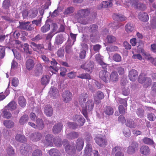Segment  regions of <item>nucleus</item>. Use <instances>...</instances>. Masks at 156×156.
I'll use <instances>...</instances> for the list:
<instances>
[{
  "label": "nucleus",
  "mask_w": 156,
  "mask_h": 156,
  "mask_svg": "<svg viewBox=\"0 0 156 156\" xmlns=\"http://www.w3.org/2000/svg\"><path fill=\"white\" fill-rule=\"evenodd\" d=\"M30 44V46L34 51L37 52L39 54L43 53L44 46L43 44H37L34 42H31Z\"/></svg>",
  "instance_id": "nucleus-7"
},
{
  "label": "nucleus",
  "mask_w": 156,
  "mask_h": 156,
  "mask_svg": "<svg viewBox=\"0 0 156 156\" xmlns=\"http://www.w3.org/2000/svg\"><path fill=\"white\" fill-rule=\"evenodd\" d=\"M32 156H42V152L41 151L37 149L34 151L32 153Z\"/></svg>",
  "instance_id": "nucleus-55"
},
{
  "label": "nucleus",
  "mask_w": 156,
  "mask_h": 156,
  "mask_svg": "<svg viewBox=\"0 0 156 156\" xmlns=\"http://www.w3.org/2000/svg\"><path fill=\"white\" fill-rule=\"evenodd\" d=\"M37 128L39 129H42L44 127V125L43 120L41 119H37L36 121Z\"/></svg>",
  "instance_id": "nucleus-40"
},
{
  "label": "nucleus",
  "mask_w": 156,
  "mask_h": 156,
  "mask_svg": "<svg viewBox=\"0 0 156 156\" xmlns=\"http://www.w3.org/2000/svg\"><path fill=\"white\" fill-rule=\"evenodd\" d=\"M74 11V9L72 7H69L66 9L64 12L65 14H68L73 13Z\"/></svg>",
  "instance_id": "nucleus-60"
},
{
  "label": "nucleus",
  "mask_w": 156,
  "mask_h": 156,
  "mask_svg": "<svg viewBox=\"0 0 156 156\" xmlns=\"http://www.w3.org/2000/svg\"><path fill=\"white\" fill-rule=\"evenodd\" d=\"M34 61L31 59H28L26 63V67L28 70H31L34 67Z\"/></svg>",
  "instance_id": "nucleus-30"
},
{
  "label": "nucleus",
  "mask_w": 156,
  "mask_h": 156,
  "mask_svg": "<svg viewBox=\"0 0 156 156\" xmlns=\"http://www.w3.org/2000/svg\"><path fill=\"white\" fill-rule=\"evenodd\" d=\"M41 137L42 135L40 133L35 132L31 135L30 138L32 141H37L41 139Z\"/></svg>",
  "instance_id": "nucleus-20"
},
{
  "label": "nucleus",
  "mask_w": 156,
  "mask_h": 156,
  "mask_svg": "<svg viewBox=\"0 0 156 156\" xmlns=\"http://www.w3.org/2000/svg\"><path fill=\"white\" fill-rule=\"evenodd\" d=\"M50 29V25L46 23L41 28V31L43 33H45L48 31Z\"/></svg>",
  "instance_id": "nucleus-45"
},
{
  "label": "nucleus",
  "mask_w": 156,
  "mask_h": 156,
  "mask_svg": "<svg viewBox=\"0 0 156 156\" xmlns=\"http://www.w3.org/2000/svg\"><path fill=\"white\" fill-rule=\"evenodd\" d=\"M84 143V141L83 139L80 138L77 139L75 146L74 144L70 145L68 144H67L65 146L64 145L65 147L66 151L67 153H70L73 152L75 153L76 150L80 151L82 149Z\"/></svg>",
  "instance_id": "nucleus-1"
},
{
  "label": "nucleus",
  "mask_w": 156,
  "mask_h": 156,
  "mask_svg": "<svg viewBox=\"0 0 156 156\" xmlns=\"http://www.w3.org/2000/svg\"><path fill=\"white\" fill-rule=\"evenodd\" d=\"M105 113L108 115H112L113 113V110L112 108L110 106L105 107L104 109Z\"/></svg>",
  "instance_id": "nucleus-41"
},
{
  "label": "nucleus",
  "mask_w": 156,
  "mask_h": 156,
  "mask_svg": "<svg viewBox=\"0 0 156 156\" xmlns=\"http://www.w3.org/2000/svg\"><path fill=\"white\" fill-rule=\"evenodd\" d=\"M112 153L115 154V156H124V154L121 151V149L119 147H115L112 150Z\"/></svg>",
  "instance_id": "nucleus-25"
},
{
  "label": "nucleus",
  "mask_w": 156,
  "mask_h": 156,
  "mask_svg": "<svg viewBox=\"0 0 156 156\" xmlns=\"http://www.w3.org/2000/svg\"><path fill=\"white\" fill-rule=\"evenodd\" d=\"M138 80L139 83H143V86L145 87H147L150 86L152 82L151 78L146 76L144 73H141L139 75Z\"/></svg>",
  "instance_id": "nucleus-5"
},
{
  "label": "nucleus",
  "mask_w": 156,
  "mask_h": 156,
  "mask_svg": "<svg viewBox=\"0 0 156 156\" xmlns=\"http://www.w3.org/2000/svg\"><path fill=\"white\" fill-rule=\"evenodd\" d=\"M15 139L17 141L23 143L26 141L25 137L23 135L17 134L15 136Z\"/></svg>",
  "instance_id": "nucleus-37"
},
{
  "label": "nucleus",
  "mask_w": 156,
  "mask_h": 156,
  "mask_svg": "<svg viewBox=\"0 0 156 156\" xmlns=\"http://www.w3.org/2000/svg\"><path fill=\"white\" fill-rule=\"evenodd\" d=\"M97 28L98 27L96 25H92L90 26L89 30L91 39H96L98 37V34L97 30Z\"/></svg>",
  "instance_id": "nucleus-10"
},
{
  "label": "nucleus",
  "mask_w": 156,
  "mask_h": 156,
  "mask_svg": "<svg viewBox=\"0 0 156 156\" xmlns=\"http://www.w3.org/2000/svg\"><path fill=\"white\" fill-rule=\"evenodd\" d=\"M143 141L144 144L148 145H152L154 143L152 140L147 137H145L144 138Z\"/></svg>",
  "instance_id": "nucleus-46"
},
{
  "label": "nucleus",
  "mask_w": 156,
  "mask_h": 156,
  "mask_svg": "<svg viewBox=\"0 0 156 156\" xmlns=\"http://www.w3.org/2000/svg\"><path fill=\"white\" fill-rule=\"evenodd\" d=\"M104 98V95L103 92L99 91L96 93L94 96V99L96 104H98L101 102V100Z\"/></svg>",
  "instance_id": "nucleus-16"
},
{
  "label": "nucleus",
  "mask_w": 156,
  "mask_h": 156,
  "mask_svg": "<svg viewBox=\"0 0 156 156\" xmlns=\"http://www.w3.org/2000/svg\"><path fill=\"white\" fill-rule=\"evenodd\" d=\"M106 40L109 43H113L116 41V38L113 36H109L106 38Z\"/></svg>",
  "instance_id": "nucleus-51"
},
{
  "label": "nucleus",
  "mask_w": 156,
  "mask_h": 156,
  "mask_svg": "<svg viewBox=\"0 0 156 156\" xmlns=\"http://www.w3.org/2000/svg\"><path fill=\"white\" fill-rule=\"evenodd\" d=\"M92 151V149L91 145L87 144L86 147L84 150L85 155H90Z\"/></svg>",
  "instance_id": "nucleus-39"
},
{
  "label": "nucleus",
  "mask_w": 156,
  "mask_h": 156,
  "mask_svg": "<svg viewBox=\"0 0 156 156\" xmlns=\"http://www.w3.org/2000/svg\"><path fill=\"white\" fill-rule=\"evenodd\" d=\"M65 40V39L62 34H58L56 37L55 43L59 45L62 43Z\"/></svg>",
  "instance_id": "nucleus-27"
},
{
  "label": "nucleus",
  "mask_w": 156,
  "mask_h": 156,
  "mask_svg": "<svg viewBox=\"0 0 156 156\" xmlns=\"http://www.w3.org/2000/svg\"><path fill=\"white\" fill-rule=\"evenodd\" d=\"M138 16L140 20L144 22L147 21L149 19L148 15L145 12H140L138 14Z\"/></svg>",
  "instance_id": "nucleus-26"
},
{
  "label": "nucleus",
  "mask_w": 156,
  "mask_h": 156,
  "mask_svg": "<svg viewBox=\"0 0 156 156\" xmlns=\"http://www.w3.org/2000/svg\"><path fill=\"white\" fill-rule=\"evenodd\" d=\"M147 118L150 121H153L155 120L156 117L154 114L151 113L148 115Z\"/></svg>",
  "instance_id": "nucleus-61"
},
{
  "label": "nucleus",
  "mask_w": 156,
  "mask_h": 156,
  "mask_svg": "<svg viewBox=\"0 0 156 156\" xmlns=\"http://www.w3.org/2000/svg\"><path fill=\"white\" fill-rule=\"evenodd\" d=\"M31 148L28 145L23 144L20 147V152L24 156H28L31 152Z\"/></svg>",
  "instance_id": "nucleus-9"
},
{
  "label": "nucleus",
  "mask_w": 156,
  "mask_h": 156,
  "mask_svg": "<svg viewBox=\"0 0 156 156\" xmlns=\"http://www.w3.org/2000/svg\"><path fill=\"white\" fill-rule=\"evenodd\" d=\"M138 75V72L136 70L132 69L129 71V77L130 80L133 81H135Z\"/></svg>",
  "instance_id": "nucleus-17"
},
{
  "label": "nucleus",
  "mask_w": 156,
  "mask_h": 156,
  "mask_svg": "<svg viewBox=\"0 0 156 156\" xmlns=\"http://www.w3.org/2000/svg\"><path fill=\"white\" fill-rule=\"evenodd\" d=\"M106 65L105 67L102 66L103 70H101L99 73V76L105 82L107 83L109 80L108 76L109 73L106 70Z\"/></svg>",
  "instance_id": "nucleus-8"
},
{
  "label": "nucleus",
  "mask_w": 156,
  "mask_h": 156,
  "mask_svg": "<svg viewBox=\"0 0 156 156\" xmlns=\"http://www.w3.org/2000/svg\"><path fill=\"white\" fill-rule=\"evenodd\" d=\"M19 23L20 25L19 27L20 28L26 30V28H27L28 24H29L30 22H20Z\"/></svg>",
  "instance_id": "nucleus-53"
},
{
  "label": "nucleus",
  "mask_w": 156,
  "mask_h": 156,
  "mask_svg": "<svg viewBox=\"0 0 156 156\" xmlns=\"http://www.w3.org/2000/svg\"><path fill=\"white\" fill-rule=\"evenodd\" d=\"M88 95L85 93L81 94L79 98V102L80 105L81 106H84V104L87 101H88Z\"/></svg>",
  "instance_id": "nucleus-12"
},
{
  "label": "nucleus",
  "mask_w": 156,
  "mask_h": 156,
  "mask_svg": "<svg viewBox=\"0 0 156 156\" xmlns=\"http://www.w3.org/2000/svg\"><path fill=\"white\" fill-rule=\"evenodd\" d=\"M28 119L29 117L28 115H23L20 119L19 122L20 125H23L28 121Z\"/></svg>",
  "instance_id": "nucleus-36"
},
{
  "label": "nucleus",
  "mask_w": 156,
  "mask_h": 156,
  "mask_svg": "<svg viewBox=\"0 0 156 156\" xmlns=\"http://www.w3.org/2000/svg\"><path fill=\"white\" fill-rule=\"evenodd\" d=\"M49 95L53 99H55L59 96L58 90L55 87H51L50 90Z\"/></svg>",
  "instance_id": "nucleus-18"
},
{
  "label": "nucleus",
  "mask_w": 156,
  "mask_h": 156,
  "mask_svg": "<svg viewBox=\"0 0 156 156\" xmlns=\"http://www.w3.org/2000/svg\"><path fill=\"white\" fill-rule=\"evenodd\" d=\"M41 58L42 60L46 63H48L49 62V60L48 57H47L45 55H42L41 56Z\"/></svg>",
  "instance_id": "nucleus-64"
},
{
  "label": "nucleus",
  "mask_w": 156,
  "mask_h": 156,
  "mask_svg": "<svg viewBox=\"0 0 156 156\" xmlns=\"http://www.w3.org/2000/svg\"><path fill=\"white\" fill-rule=\"evenodd\" d=\"M12 83V86L14 87H16L19 83V80L17 78H13Z\"/></svg>",
  "instance_id": "nucleus-62"
},
{
  "label": "nucleus",
  "mask_w": 156,
  "mask_h": 156,
  "mask_svg": "<svg viewBox=\"0 0 156 156\" xmlns=\"http://www.w3.org/2000/svg\"><path fill=\"white\" fill-rule=\"evenodd\" d=\"M79 133L76 132H72L67 135V138L69 139H73L76 138L79 136Z\"/></svg>",
  "instance_id": "nucleus-38"
},
{
  "label": "nucleus",
  "mask_w": 156,
  "mask_h": 156,
  "mask_svg": "<svg viewBox=\"0 0 156 156\" xmlns=\"http://www.w3.org/2000/svg\"><path fill=\"white\" fill-rule=\"evenodd\" d=\"M18 103L21 107H24L26 105V100L23 96H20L19 98Z\"/></svg>",
  "instance_id": "nucleus-43"
},
{
  "label": "nucleus",
  "mask_w": 156,
  "mask_h": 156,
  "mask_svg": "<svg viewBox=\"0 0 156 156\" xmlns=\"http://www.w3.org/2000/svg\"><path fill=\"white\" fill-rule=\"evenodd\" d=\"M110 81L112 82H116L118 80V75L116 71L112 72L110 75Z\"/></svg>",
  "instance_id": "nucleus-24"
},
{
  "label": "nucleus",
  "mask_w": 156,
  "mask_h": 156,
  "mask_svg": "<svg viewBox=\"0 0 156 156\" xmlns=\"http://www.w3.org/2000/svg\"><path fill=\"white\" fill-rule=\"evenodd\" d=\"M73 120L74 121L76 122L77 123L74 122H69L68 123V126L72 129L76 128L78 125L80 126H83L85 122V120L82 115H76L73 116Z\"/></svg>",
  "instance_id": "nucleus-3"
},
{
  "label": "nucleus",
  "mask_w": 156,
  "mask_h": 156,
  "mask_svg": "<svg viewBox=\"0 0 156 156\" xmlns=\"http://www.w3.org/2000/svg\"><path fill=\"white\" fill-rule=\"evenodd\" d=\"M17 106L16 103L12 101L9 103L7 105L6 108L9 110H13L16 109Z\"/></svg>",
  "instance_id": "nucleus-34"
},
{
  "label": "nucleus",
  "mask_w": 156,
  "mask_h": 156,
  "mask_svg": "<svg viewBox=\"0 0 156 156\" xmlns=\"http://www.w3.org/2000/svg\"><path fill=\"white\" fill-rule=\"evenodd\" d=\"M133 119V118L127 119L125 122L126 126L131 128H135L136 126V124Z\"/></svg>",
  "instance_id": "nucleus-19"
},
{
  "label": "nucleus",
  "mask_w": 156,
  "mask_h": 156,
  "mask_svg": "<svg viewBox=\"0 0 156 156\" xmlns=\"http://www.w3.org/2000/svg\"><path fill=\"white\" fill-rule=\"evenodd\" d=\"M138 146V144L136 142H133L128 147L127 150V153L129 154H133L137 149Z\"/></svg>",
  "instance_id": "nucleus-13"
},
{
  "label": "nucleus",
  "mask_w": 156,
  "mask_h": 156,
  "mask_svg": "<svg viewBox=\"0 0 156 156\" xmlns=\"http://www.w3.org/2000/svg\"><path fill=\"white\" fill-rule=\"evenodd\" d=\"M62 124L58 123L55 125L53 127V131L54 133L57 134L61 131L62 128Z\"/></svg>",
  "instance_id": "nucleus-31"
},
{
  "label": "nucleus",
  "mask_w": 156,
  "mask_h": 156,
  "mask_svg": "<svg viewBox=\"0 0 156 156\" xmlns=\"http://www.w3.org/2000/svg\"><path fill=\"white\" fill-rule=\"evenodd\" d=\"M90 12V10L88 9H81L78 11L76 15L78 22L83 24H87L88 21L84 18L88 16Z\"/></svg>",
  "instance_id": "nucleus-2"
},
{
  "label": "nucleus",
  "mask_w": 156,
  "mask_h": 156,
  "mask_svg": "<svg viewBox=\"0 0 156 156\" xmlns=\"http://www.w3.org/2000/svg\"><path fill=\"white\" fill-rule=\"evenodd\" d=\"M101 48V46L98 44H95L93 46V50L95 52H99Z\"/></svg>",
  "instance_id": "nucleus-56"
},
{
  "label": "nucleus",
  "mask_w": 156,
  "mask_h": 156,
  "mask_svg": "<svg viewBox=\"0 0 156 156\" xmlns=\"http://www.w3.org/2000/svg\"><path fill=\"white\" fill-rule=\"evenodd\" d=\"M3 114H4V117L6 119H9L12 116L11 113L5 110L3 111Z\"/></svg>",
  "instance_id": "nucleus-57"
},
{
  "label": "nucleus",
  "mask_w": 156,
  "mask_h": 156,
  "mask_svg": "<svg viewBox=\"0 0 156 156\" xmlns=\"http://www.w3.org/2000/svg\"><path fill=\"white\" fill-rule=\"evenodd\" d=\"M10 5L9 0H5L3 3V7L5 9L8 8Z\"/></svg>",
  "instance_id": "nucleus-59"
},
{
  "label": "nucleus",
  "mask_w": 156,
  "mask_h": 156,
  "mask_svg": "<svg viewBox=\"0 0 156 156\" xmlns=\"http://www.w3.org/2000/svg\"><path fill=\"white\" fill-rule=\"evenodd\" d=\"M123 132L124 135L126 137H128L130 136V132L128 128L124 129Z\"/></svg>",
  "instance_id": "nucleus-58"
},
{
  "label": "nucleus",
  "mask_w": 156,
  "mask_h": 156,
  "mask_svg": "<svg viewBox=\"0 0 156 156\" xmlns=\"http://www.w3.org/2000/svg\"><path fill=\"white\" fill-rule=\"evenodd\" d=\"M114 20L119 21H122L126 20L127 18L122 14H114L113 16Z\"/></svg>",
  "instance_id": "nucleus-22"
},
{
  "label": "nucleus",
  "mask_w": 156,
  "mask_h": 156,
  "mask_svg": "<svg viewBox=\"0 0 156 156\" xmlns=\"http://www.w3.org/2000/svg\"><path fill=\"white\" fill-rule=\"evenodd\" d=\"M112 3L111 2H108L107 1H105L102 2L101 5V7L103 8H107L108 7H111L112 6Z\"/></svg>",
  "instance_id": "nucleus-52"
},
{
  "label": "nucleus",
  "mask_w": 156,
  "mask_h": 156,
  "mask_svg": "<svg viewBox=\"0 0 156 156\" xmlns=\"http://www.w3.org/2000/svg\"><path fill=\"white\" fill-rule=\"evenodd\" d=\"M125 28L126 31L127 33H129L134 30V26L133 24L128 23L126 25Z\"/></svg>",
  "instance_id": "nucleus-32"
},
{
  "label": "nucleus",
  "mask_w": 156,
  "mask_h": 156,
  "mask_svg": "<svg viewBox=\"0 0 156 156\" xmlns=\"http://www.w3.org/2000/svg\"><path fill=\"white\" fill-rule=\"evenodd\" d=\"M72 98V93L68 90L63 92L62 95V100L64 102L67 103L70 101Z\"/></svg>",
  "instance_id": "nucleus-11"
},
{
  "label": "nucleus",
  "mask_w": 156,
  "mask_h": 156,
  "mask_svg": "<svg viewBox=\"0 0 156 156\" xmlns=\"http://www.w3.org/2000/svg\"><path fill=\"white\" fill-rule=\"evenodd\" d=\"M118 48L115 46H110L106 48V50L108 52H112L118 50Z\"/></svg>",
  "instance_id": "nucleus-50"
},
{
  "label": "nucleus",
  "mask_w": 156,
  "mask_h": 156,
  "mask_svg": "<svg viewBox=\"0 0 156 156\" xmlns=\"http://www.w3.org/2000/svg\"><path fill=\"white\" fill-rule=\"evenodd\" d=\"M77 77L82 79H91L90 75L88 73L80 74Z\"/></svg>",
  "instance_id": "nucleus-47"
},
{
  "label": "nucleus",
  "mask_w": 156,
  "mask_h": 156,
  "mask_svg": "<svg viewBox=\"0 0 156 156\" xmlns=\"http://www.w3.org/2000/svg\"><path fill=\"white\" fill-rule=\"evenodd\" d=\"M58 56L60 58H62L64 56V51L63 49H59L57 52Z\"/></svg>",
  "instance_id": "nucleus-54"
},
{
  "label": "nucleus",
  "mask_w": 156,
  "mask_h": 156,
  "mask_svg": "<svg viewBox=\"0 0 156 156\" xmlns=\"http://www.w3.org/2000/svg\"><path fill=\"white\" fill-rule=\"evenodd\" d=\"M43 72V67L41 64H37L34 70L36 76H39L41 75Z\"/></svg>",
  "instance_id": "nucleus-28"
},
{
  "label": "nucleus",
  "mask_w": 156,
  "mask_h": 156,
  "mask_svg": "<svg viewBox=\"0 0 156 156\" xmlns=\"http://www.w3.org/2000/svg\"><path fill=\"white\" fill-rule=\"evenodd\" d=\"M112 59L115 61L116 62H120L121 61V57L118 54H115L113 55Z\"/></svg>",
  "instance_id": "nucleus-49"
},
{
  "label": "nucleus",
  "mask_w": 156,
  "mask_h": 156,
  "mask_svg": "<svg viewBox=\"0 0 156 156\" xmlns=\"http://www.w3.org/2000/svg\"><path fill=\"white\" fill-rule=\"evenodd\" d=\"M94 102L92 100H90L84 104V106H81L82 108V113L85 117L87 119L88 112L91 111L94 108Z\"/></svg>",
  "instance_id": "nucleus-4"
},
{
  "label": "nucleus",
  "mask_w": 156,
  "mask_h": 156,
  "mask_svg": "<svg viewBox=\"0 0 156 156\" xmlns=\"http://www.w3.org/2000/svg\"><path fill=\"white\" fill-rule=\"evenodd\" d=\"M94 64L93 62H87L81 66V68L88 72H91L94 68Z\"/></svg>",
  "instance_id": "nucleus-15"
},
{
  "label": "nucleus",
  "mask_w": 156,
  "mask_h": 156,
  "mask_svg": "<svg viewBox=\"0 0 156 156\" xmlns=\"http://www.w3.org/2000/svg\"><path fill=\"white\" fill-rule=\"evenodd\" d=\"M95 140L96 143L100 147H105L107 145V141L104 135L96 137Z\"/></svg>",
  "instance_id": "nucleus-6"
},
{
  "label": "nucleus",
  "mask_w": 156,
  "mask_h": 156,
  "mask_svg": "<svg viewBox=\"0 0 156 156\" xmlns=\"http://www.w3.org/2000/svg\"><path fill=\"white\" fill-rule=\"evenodd\" d=\"M54 140V138L53 135L50 134L46 135L44 142V145L46 147L52 146Z\"/></svg>",
  "instance_id": "nucleus-14"
},
{
  "label": "nucleus",
  "mask_w": 156,
  "mask_h": 156,
  "mask_svg": "<svg viewBox=\"0 0 156 156\" xmlns=\"http://www.w3.org/2000/svg\"><path fill=\"white\" fill-rule=\"evenodd\" d=\"M95 59L96 62L102 66L105 67L106 64L102 61V57L99 54L96 55Z\"/></svg>",
  "instance_id": "nucleus-29"
},
{
  "label": "nucleus",
  "mask_w": 156,
  "mask_h": 156,
  "mask_svg": "<svg viewBox=\"0 0 156 156\" xmlns=\"http://www.w3.org/2000/svg\"><path fill=\"white\" fill-rule=\"evenodd\" d=\"M7 153L9 155H12L14 154V150L13 148L11 147H9L7 148Z\"/></svg>",
  "instance_id": "nucleus-63"
},
{
  "label": "nucleus",
  "mask_w": 156,
  "mask_h": 156,
  "mask_svg": "<svg viewBox=\"0 0 156 156\" xmlns=\"http://www.w3.org/2000/svg\"><path fill=\"white\" fill-rule=\"evenodd\" d=\"M50 78L49 76L44 75L43 76L41 79V83L44 85H46L49 82Z\"/></svg>",
  "instance_id": "nucleus-33"
},
{
  "label": "nucleus",
  "mask_w": 156,
  "mask_h": 156,
  "mask_svg": "<svg viewBox=\"0 0 156 156\" xmlns=\"http://www.w3.org/2000/svg\"><path fill=\"white\" fill-rule=\"evenodd\" d=\"M44 111L45 114L48 116H51L53 113V109L52 108L50 105H46L45 106Z\"/></svg>",
  "instance_id": "nucleus-23"
},
{
  "label": "nucleus",
  "mask_w": 156,
  "mask_h": 156,
  "mask_svg": "<svg viewBox=\"0 0 156 156\" xmlns=\"http://www.w3.org/2000/svg\"><path fill=\"white\" fill-rule=\"evenodd\" d=\"M49 154L51 156H59V152L55 149H52L50 150L49 152Z\"/></svg>",
  "instance_id": "nucleus-42"
},
{
  "label": "nucleus",
  "mask_w": 156,
  "mask_h": 156,
  "mask_svg": "<svg viewBox=\"0 0 156 156\" xmlns=\"http://www.w3.org/2000/svg\"><path fill=\"white\" fill-rule=\"evenodd\" d=\"M140 152L141 154L145 155H147L150 153L151 151L148 146L144 145L140 147Z\"/></svg>",
  "instance_id": "nucleus-21"
},
{
  "label": "nucleus",
  "mask_w": 156,
  "mask_h": 156,
  "mask_svg": "<svg viewBox=\"0 0 156 156\" xmlns=\"http://www.w3.org/2000/svg\"><path fill=\"white\" fill-rule=\"evenodd\" d=\"M136 3V4H133L132 3V5H134L135 8L140 9L142 10H144L146 8V7L145 5L140 3L137 4V2Z\"/></svg>",
  "instance_id": "nucleus-48"
},
{
  "label": "nucleus",
  "mask_w": 156,
  "mask_h": 156,
  "mask_svg": "<svg viewBox=\"0 0 156 156\" xmlns=\"http://www.w3.org/2000/svg\"><path fill=\"white\" fill-rule=\"evenodd\" d=\"M37 12L38 11L36 9H31L28 12L30 18L35 17L37 16Z\"/></svg>",
  "instance_id": "nucleus-44"
},
{
  "label": "nucleus",
  "mask_w": 156,
  "mask_h": 156,
  "mask_svg": "<svg viewBox=\"0 0 156 156\" xmlns=\"http://www.w3.org/2000/svg\"><path fill=\"white\" fill-rule=\"evenodd\" d=\"M3 124L6 128H11L14 126V123L12 121L6 120L4 121Z\"/></svg>",
  "instance_id": "nucleus-35"
}]
</instances>
